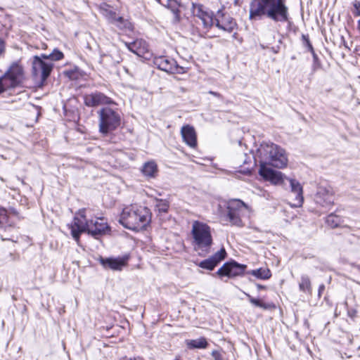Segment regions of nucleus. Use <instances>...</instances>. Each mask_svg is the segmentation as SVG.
<instances>
[{
  "instance_id": "obj_46",
  "label": "nucleus",
  "mask_w": 360,
  "mask_h": 360,
  "mask_svg": "<svg viewBox=\"0 0 360 360\" xmlns=\"http://www.w3.org/2000/svg\"><path fill=\"white\" fill-rule=\"evenodd\" d=\"M121 360H136V359H131V358L128 359L127 357H124V358L121 359Z\"/></svg>"
},
{
  "instance_id": "obj_37",
  "label": "nucleus",
  "mask_w": 360,
  "mask_h": 360,
  "mask_svg": "<svg viewBox=\"0 0 360 360\" xmlns=\"http://www.w3.org/2000/svg\"><path fill=\"white\" fill-rule=\"evenodd\" d=\"M354 11H352L354 16H360V1H354L353 2Z\"/></svg>"
},
{
  "instance_id": "obj_24",
  "label": "nucleus",
  "mask_w": 360,
  "mask_h": 360,
  "mask_svg": "<svg viewBox=\"0 0 360 360\" xmlns=\"http://www.w3.org/2000/svg\"><path fill=\"white\" fill-rule=\"evenodd\" d=\"M165 6L171 10L174 15V22H179L181 20L179 6L180 4L176 0H167Z\"/></svg>"
},
{
  "instance_id": "obj_21",
  "label": "nucleus",
  "mask_w": 360,
  "mask_h": 360,
  "mask_svg": "<svg viewBox=\"0 0 360 360\" xmlns=\"http://www.w3.org/2000/svg\"><path fill=\"white\" fill-rule=\"evenodd\" d=\"M127 49L138 56L144 57L148 53V45L146 41L139 39L132 42H125Z\"/></svg>"
},
{
  "instance_id": "obj_50",
  "label": "nucleus",
  "mask_w": 360,
  "mask_h": 360,
  "mask_svg": "<svg viewBox=\"0 0 360 360\" xmlns=\"http://www.w3.org/2000/svg\"><path fill=\"white\" fill-rule=\"evenodd\" d=\"M157 1L160 2V0H157Z\"/></svg>"
},
{
  "instance_id": "obj_41",
  "label": "nucleus",
  "mask_w": 360,
  "mask_h": 360,
  "mask_svg": "<svg viewBox=\"0 0 360 360\" xmlns=\"http://www.w3.org/2000/svg\"><path fill=\"white\" fill-rule=\"evenodd\" d=\"M324 290H325V285L323 284L320 285L319 287V297H321V295L324 291Z\"/></svg>"
},
{
  "instance_id": "obj_7",
  "label": "nucleus",
  "mask_w": 360,
  "mask_h": 360,
  "mask_svg": "<svg viewBox=\"0 0 360 360\" xmlns=\"http://www.w3.org/2000/svg\"><path fill=\"white\" fill-rule=\"evenodd\" d=\"M226 217L231 225L243 226L241 217L248 212V205L239 199H232L227 203Z\"/></svg>"
},
{
  "instance_id": "obj_45",
  "label": "nucleus",
  "mask_w": 360,
  "mask_h": 360,
  "mask_svg": "<svg viewBox=\"0 0 360 360\" xmlns=\"http://www.w3.org/2000/svg\"><path fill=\"white\" fill-rule=\"evenodd\" d=\"M357 29L360 32V19L357 22Z\"/></svg>"
},
{
  "instance_id": "obj_17",
  "label": "nucleus",
  "mask_w": 360,
  "mask_h": 360,
  "mask_svg": "<svg viewBox=\"0 0 360 360\" xmlns=\"http://www.w3.org/2000/svg\"><path fill=\"white\" fill-rule=\"evenodd\" d=\"M226 252L224 248L212 255L210 257L201 261L198 266L200 268L207 269L210 271L213 270L218 264L226 258Z\"/></svg>"
},
{
  "instance_id": "obj_39",
  "label": "nucleus",
  "mask_w": 360,
  "mask_h": 360,
  "mask_svg": "<svg viewBox=\"0 0 360 360\" xmlns=\"http://www.w3.org/2000/svg\"><path fill=\"white\" fill-rule=\"evenodd\" d=\"M212 356H213L214 360H224L222 353L219 351H212Z\"/></svg>"
},
{
  "instance_id": "obj_40",
  "label": "nucleus",
  "mask_w": 360,
  "mask_h": 360,
  "mask_svg": "<svg viewBox=\"0 0 360 360\" xmlns=\"http://www.w3.org/2000/svg\"><path fill=\"white\" fill-rule=\"evenodd\" d=\"M8 89L6 86L4 85V79L1 77H0V94L6 91Z\"/></svg>"
},
{
  "instance_id": "obj_16",
  "label": "nucleus",
  "mask_w": 360,
  "mask_h": 360,
  "mask_svg": "<svg viewBox=\"0 0 360 360\" xmlns=\"http://www.w3.org/2000/svg\"><path fill=\"white\" fill-rule=\"evenodd\" d=\"M89 234L95 238L105 234L108 230L109 226L103 218H96L90 219Z\"/></svg>"
},
{
  "instance_id": "obj_36",
  "label": "nucleus",
  "mask_w": 360,
  "mask_h": 360,
  "mask_svg": "<svg viewBox=\"0 0 360 360\" xmlns=\"http://www.w3.org/2000/svg\"><path fill=\"white\" fill-rule=\"evenodd\" d=\"M302 40H303V44L305 46H307L308 48V50L310 51V52H313L314 50V48L309 41V39L308 37V36H306V35H302Z\"/></svg>"
},
{
  "instance_id": "obj_29",
  "label": "nucleus",
  "mask_w": 360,
  "mask_h": 360,
  "mask_svg": "<svg viewBox=\"0 0 360 360\" xmlns=\"http://www.w3.org/2000/svg\"><path fill=\"white\" fill-rule=\"evenodd\" d=\"M248 274L263 280L269 279L271 276L270 270L269 269L263 268L251 270L248 271Z\"/></svg>"
},
{
  "instance_id": "obj_49",
  "label": "nucleus",
  "mask_w": 360,
  "mask_h": 360,
  "mask_svg": "<svg viewBox=\"0 0 360 360\" xmlns=\"http://www.w3.org/2000/svg\"><path fill=\"white\" fill-rule=\"evenodd\" d=\"M1 240H6V238H1Z\"/></svg>"
},
{
  "instance_id": "obj_22",
  "label": "nucleus",
  "mask_w": 360,
  "mask_h": 360,
  "mask_svg": "<svg viewBox=\"0 0 360 360\" xmlns=\"http://www.w3.org/2000/svg\"><path fill=\"white\" fill-rule=\"evenodd\" d=\"M181 134L184 141L191 148L197 146V135L195 129L189 124L184 125L181 129Z\"/></svg>"
},
{
  "instance_id": "obj_2",
  "label": "nucleus",
  "mask_w": 360,
  "mask_h": 360,
  "mask_svg": "<svg viewBox=\"0 0 360 360\" xmlns=\"http://www.w3.org/2000/svg\"><path fill=\"white\" fill-rule=\"evenodd\" d=\"M151 213L146 207L130 205L124 207L120 214L119 222L126 229L140 231L150 222Z\"/></svg>"
},
{
  "instance_id": "obj_42",
  "label": "nucleus",
  "mask_w": 360,
  "mask_h": 360,
  "mask_svg": "<svg viewBox=\"0 0 360 360\" xmlns=\"http://www.w3.org/2000/svg\"><path fill=\"white\" fill-rule=\"evenodd\" d=\"M209 94H212V95H213V96H217V97H221V95H220L219 93L215 92V91H210L209 92Z\"/></svg>"
},
{
  "instance_id": "obj_11",
  "label": "nucleus",
  "mask_w": 360,
  "mask_h": 360,
  "mask_svg": "<svg viewBox=\"0 0 360 360\" xmlns=\"http://www.w3.org/2000/svg\"><path fill=\"white\" fill-rule=\"evenodd\" d=\"M41 55L33 57L32 75L36 79H40L42 82L46 80L52 71L53 64L46 62Z\"/></svg>"
},
{
  "instance_id": "obj_27",
  "label": "nucleus",
  "mask_w": 360,
  "mask_h": 360,
  "mask_svg": "<svg viewBox=\"0 0 360 360\" xmlns=\"http://www.w3.org/2000/svg\"><path fill=\"white\" fill-rule=\"evenodd\" d=\"M112 25L122 31H131L133 30V25L131 22L121 16H118Z\"/></svg>"
},
{
  "instance_id": "obj_23",
  "label": "nucleus",
  "mask_w": 360,
  "mask_h": 360,
  "mask_svg": "<svg viewBox=\"0 0 360 360\" xmlns=\"http://www.w3.org/2000/svg\"><path fill=\"white\" fill-rule=\"evenodd\" d=\"M158 171L157 164L154 161H148L144 163L141 169L143 174L149 178L155 177Z\"/></svg>"
},
{
  "instance_id": "obj_12",
  "label": "nucleus",
  "mask_w": 360,
  "mask_h": 360,
  "mask_svg": "<svg viewBox=\"0 0 360 360\" xmlns=\"http://www.w3.org/2000/svg\"><path fill=\"white\" fill-rule=\"evenodd\" d=\"M246 268L247 265L239 264L233 260L224 264L223 266L218 269L217 274L219 276L233 278L242 276Z\"/></svg>"
},
{
  "instance_id": "obj_10",
  "label": "nucleus",
  "mask_w": 360,
  "mask_h": 360,
  "mask_svg": "<svg viewBox=\"0 0 360 360\" xmlns=\"http://www.w3.org/2000/svg\"><path fill=\"white\" fill-rule=\"evenodd\" d=\"M192 13L198 24L201 23L202 28L208 30L214 24L213 13L206 9L202 4H192Z\"/></svg>"
},
{
  "instance_id": "obj_47",
  "label": "nucleus",
  "mask_w": 360,
  "mask_h": 360,
  "mask_svg": "<svg viewBox=\"0 0 360 360\" xmlns=\"http://www.w3.org/2000/svg\"><path fill=\"white\" fill-rule=\"evenodd\" d=\"M174 360H180L179 357H176Z\"/></svg>"
},
{
  "instance_id": "obj_1",
  "label": "nucleus",
  "mask_w": 360,
  "mask_h": 360,
  "mask_svg": "<svg viewBox=\"0 0 360 360\" xmlns=\"http://www.w3.org/2000/svg\"><path fill=\"white\" fill-rule=\"evenodd\" d=\"M266 18L274 22L289 21V8L286 0H251L249 6V19L257 21Z\"/></svg>"
},
{
  "instance_id": "obj_31",
  "label": "nucleus",
  "mask_w": 360,
  "mask_h": 360,
  "mask_svg": "<svg viewBox=\"0 0 360 360\" xmlns=\"http://www.w3.org/2000/svg\"><path fill=\"white\" fill-rule=\"evenodd\" d=\"M155 207L159 212L167 213L169 207V202L167 200L155 198Z\"/></svg>"
},
{
  "instance_id": "obj_30",
  "label": "nucleus",
  "mask_w": 360,
  "mask_h": 360,
  "mask_svg": "<svg viewBox=\"0 0 360 360\" xmlns=\"http://www.w3.org/2000/svg\"><path fill=\"white\" fill-rule=\"evenodd\" d=\"M342 221V218L333 213L330 214L326 220V224L333 229L338 227Z\"/></svg>"
},
{
  "instance_id": "obj_19",
  "label": "nucleus",
  "mask_w": 360,
  "mask_h": 360,
  "mask_svg": "<svg viewBox=\"0 0 360 360\" xmlns=\"http://www.w3.org/2000/svg\"><path fill=\"white\" fill-rule=\"evenodd\" d=\"M259 174L265 180L270 181L274 184H281L283 180L281 172L275 171L266 165L259 166Z\"/></svg>"
},
{
  "instance_id": "obj_44",
  "label": "nucleus",
  "mask_w": 360,
  "mask_h": 360,
  "mask_svg": "<svg viewBox=\"0 0 360 360\" xmlns=\"http://www.w3.org/2000/svg\"><path fill=\"white\" fill-rule=\"evenodd\" d=\"M257 286L258 289H264L265 288V286L262 285L260 284H257Z\"/></svg>"
},
{
  "instance_id": "obj_43",
  "label": "nucleus",
  "mask_w": 360,
  "mask_h": 360,
  "mask_svg": "<svg viewBox=\"0 0 360 360\" xmlns=\"http://www.w3.org/2000/svg\"><path fill=\"white\" fill-rule=\"evenodd\" d=\"M349 316L351 317H354L355 315V311H348Z\"/></svg>"
},
{
  "instance_id": "obj_26",
  "label": "nucleus",
  "mask_w": 360,
  "mask_h": 360,
  "mask_svg": "<svg viewBox=\"0 0 360 360\" xmlns=\"http://www.w3.org/2000/svg\"><path fill=\"white\" fill-rule=\"evenodd\" d=\"M299 289L301 292L311 295L312 292V288L310 278L309 276L303 274L300 277L299 282Z\"/></svg>"
},
{
  "instance_id": "obj_15",
  "label": "nucleus",
  "mask_w": 360,
  "mask_h": 360,
  "mask_svg": "<svg viewBox=\"0 0 360 360\" xmlns=\"http://www.w3.org/2000/svg\"><path fill=\"white\" fill-rule=\"evenodd\" d=\"M290 183V195L293 202H290L292 207H300L304 202L303 189L300 183L295 179L286 178Z\"/></svg>"
},
{
  "instance_id": "obj_32",
  "label": "nucleus",
  "mask_w": 360,
  "mask_h": 360,
  "mask_svg": "<svg viewBox=\"0 0 360 360\" xmlns=\"http://www.w3.org/2000/svg\"><path fill=\"white\" fill-rule=\"evenodd\" d=\"M63 53L58 49H54L53 52L49 55L44 53L41 54V57L44 59H50L52 61L60 60L63 58Z\"/></svg>"
},
{
  "instance_id": "obj_33",
  "label": "nucleus",
  "mask_w": 360,
  "mask_h": 360,
  "mask_svg": "<svg viewBox=\"0 0 360 360\" xmlns=\"http://www.w3.org/2000/svg\"><path fill=\"white\" fill-rule=\"evenodd\" d=\"M102 13L103 15L108 20V22L111 24H113L116 19L118 18V15L116 14V13L110 8L103 9Z\"/></svg>"
},
{
  "instance_id": "obj_13",
  "label": "nucleus",
  "mask_w": 360,
  "mask_h": 360,
  "mask_svg": "<svg viewBox=\"0 0 360 360\" xmlns=\"http://www.w3.org/2000/svg\"><path fill=\"white\" fill-rule=\"evenodd\" d=\"M154 65L160 70L169 73H182L183 68L173 59L167 56H157L153 58Z\"/></svg>"
},
{
  "instance_id": "obj_28",
  "label": "nucleus",
  "mask_w": 360,
  "mask_h": 360,
  "mask_svg": "<svg viewBox=\"0 0 360 360\" xmlns=\"http://www.w3.org/2000/svg\"><path fill=\"white\" fill-rule=\"evenodd\" d=\"M12 223L10 222L7 210L0 207V229L7 230L12 227Z\"/></svg>"
},
{
  "instance_id": "obj_35",
  "label": "nucleus",
  "mask_w": 360,
  "mask_h": 360,
  "mask_svg": "<svg viewBox=\"0 0 360 360\" xmlns=\"http://www.w3.org/2000/svg\"><path fill=\"white\" fill-rule=\"evenodd\" d=\"M311 53L312 54L313 60H314L312 68H313L314 70H316L318 68H321V61L319 60V57L314 51Z\"/></svg>"
},
{
  "instance_id": "obj_48",
  "label": "nucleus",
  "mask_w": 360,
  "mask_h": 360,
  "mask_svg": "<svg viewBox=\"0 0 360 360\" xmlns=\"http://www.w3.org/2000/svg\"><path fill=\"white\" fill-rule=\"evenodd\" d=\"M243 163H244V164L247 163L246 160H244Z\"/></svg>"
},
{
  "instance_id": "obj_18",
  "label": "nucleus",
  "mask_w": 360,
  "mask_h": 360,
  "mask_svg": "<svg viewBox=\"0 0 360 360\" xmlns=\"http://www.w3.org/2000/svg\"><path fill=\"white\" fill-rule=\"evenodd\" d=\"M214 21L216 27L229 33L232 32L237 26L236 20L229 14L218 15Z\"/></svg>"
},
{
  "instance_id": "obj_25",
  "label": "nucleus",
  "mask_w": 360,
  "mask_h": 360,
  "mask_svg": "<svg viewBox=\"0 0 360 360\" xmlns=\"http://www.w3.org/2000/svg\"><path fill=\"white\" fill-rule=\"evenodd\" d=\"M188 349H205L208 346L206 338L202 337L196 340H187L186 341Z\"/></svg>"
},
{
  "instance_id": "obj_6",
  "label": "nucleus",
  "mask_w": 360,
  "mask_h": 360,
  "mask_svg": "<svg viewBox=\"0 0 360 360\" xmlns=\"http://www.w3.org/2000/svg\"><path fill=\"white\" fill-rule=\"evenodd\" d=\"M1 77L8 90L20 86L25 80L24 68L18 62H13Z\"/></svg>"
},
{
  "instance_id": "obj_38",
  "label": "nucleus",
  "mask_w": 360,
  "mask_h": 360,
  "mask_svg": "<svg viewBox=\"0 0 360 360\" xmlns=\"http://www.w3.org/2000/svg\"><path fill=\"white\" fill-rule=\"evenodd\" d=\"M6 52V41L0 37V58L3 57Z\"/></svg>"
},
{
  "instance_id": "obj_14",
  "label": "nucleus",
  "mask_w": 360,
  "mask_h": 360,
  "mask_svg": "<svg viewBox=\"0 0 360 360\" xmlns=\"http://www.w3.org/2000/svg\"><path fill=\"white\" fill-rule=\"evenodd\" d=\"M84 103L87 107L94 108L101 105H110L114 101L100 91H94L83 96Z\"/></svg>"
},
{
  "instance_id": "obj_3",
  "label": "nucleus",
  "mask_w": 360,
  "mask_h": 360,
  "mask_svg": "<svg viewBox=\"0 0 360 360\" xmlns=\"http://www.w3.org/2000/svg\"><path fill=\"white\" fill-rule=\"evenodd\" d=\"M259 166L270 165L282 169L287 166L288 158L283 148L271 142H262L257 149Z\"/></svg>"
},
{
  "instance_id": "obj_34",
  "label": "nucleus",
  "mask_w": 360,
  "mask_h": 360,
  "mask_svg": "<svg viewBox=\"0 0 360 360\" xmlns=\"http://www.w3.org/2000/svg\"><path fill=\"white\" fill-rule=\"evenodd\" d=\"M245 295L248 297L250 303H252V304H254L256 307L263 308V309H266V304L262 303L260 300L252 297L249 294H245Z\"/></svg>"
},
{
  "instance_id": "obj_8",
  "label": "nucleus",
  "mask_w": 360,
  "mask_h": 360,
  "mask_svg": "<svg viewBox=\"0 0 360 360\" xmlns=\"http://www.w3.org/2000/svg\"><path fill=\"white\" fill-rule=\"evenodd\" d=\"M86 209H81L74 217L73 221L70 226L72 238L78 243L82 233H89L90 219H86Z\"/></svg>"
},
{
  "instance_id": "obj_9",
  "label": "nucleus",
  "mask_w": 360,
  "mask_h": 360,
  "mask_svg": "<svg viewBox=\"0 0 360 360\" xmlns=\"http://www.w3.org/2000/svg\"><path fill=\"white\" fill-rule=\"evenodd\" d=\"M335 191L328 184H320L314 194V201L323 207H329L334 204Z\"/></svg>"
},
{
  "instance_id": "obj_5",
  "label": "nucleus",
  "mask_w": 360,
  "mask_h": 360,
  "mask_svg": "<svg viewBox=\"0 0 360 360\" xmlns=\"http://www.w3.org/2000/svg\"><path fill=\"white\" fill-rule=\"evenodd\" d=\"M98 115L99 132L104 136L116 130L121 124L122 117L117 109L104 107L98 112Z\"/></svg>"
},
{
  "instance_id": "obj_4",
  "label": "nucleus",
  "mask_w": 360,
  "mask_h": 360,
  "mask_svg": "<svg viewBox=\"0 0 360 360\" xmlns=\"http://www.w3.org/2000/svg\"><path fill=\"white\" fill-rule=\"evenodd\" d=\"M191 235L193 250L200 257L207 256L210 252L213 244L211 228L205 223L194 221Z\"/></svg>"
},
{
  "instance_id": "obj_20",
  "label": "nucleus",
  "mask_w": 360,
  "mask_h": 360,
  "mask_svg": "<svg viewBox=\"0 0 360 360\" xmlns=\"http://www.w3.org/2000/svg\"><path fill=\"white\" fill-rule=\"evenodd\" d=\"M98 261L104 269H112L113 271H121L123 266L127 264V259L120 257L104 258L103 257H100L98 258Z\"/></svg>"
}]
</instances>
